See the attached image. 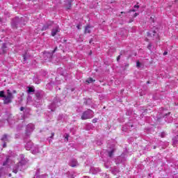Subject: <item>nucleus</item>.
I'll use <instances>...</instances> for the list:
<instances>
[{
    "mask_svg": "<svg viewBox=\"0 0 178 178\" xmlns=\"http://www.w3.org/2000/svg\"><path fill=\"white\" fill-rule=\"evenodd\" d=\"M133 22V19H131L129 23H131Z\"/></svg>",
    "mask_w": 178,
    "mask_h": 178,
    "instance_id": "39",
    "label": "nucleus"
},
{
    "mask_svg": "<svg viewBox=\"0 0 178 178\" xmlns=\"http://www.w3.org/2000/svg\"><path fill=\"white\" fill-rule=\"evenodd\" d=\"M36 97L38 98L40 97V95L38 93H36Z\"/></svg>",
    "mask_w": 178,
    "mask_h": 178,
    "instance_id": "32",
    "label": "nucleus"
},
{
    "mask_svg": "<svg viewBox=\"0 0 178 178\" xmlns=\"http://www.w3.org/2000/svg\"><path fill=\"white\" fill-rule=\"evenodd\" d=\"M3 147H6V143H4Z\"/></svg>",
    "mask_w": 178,
    "mask_h": 178,
    "instance_id": "38",
    "label": "nucleus"
},
{
    "mask_svg": "<svg viewBox=\"0 0 178 178\" xmlns=\"http://www.w3.org/2000/svg\"><path fill=\"white\" fill-rule=\"evenodd\" d=\"M13 93H14V94H16V90H13Z\"/></svg>",
    "mask_w": 178,
    "mask_h": 178,
    "instance_id": "40",
    "label": "nucleus"
},
{
    "mask_svg": "<svg viewBox=\"0 0 178 178\" xmlns=\"http://www.w3.org/2000/svg\"><path fill=\"white\" fill-rule=\"evenodd\" d=\"M59 31H60L59 26H56L55 28H54L51 31L52 37H55L56 35V34H58V33H59Z\"/></svg>",
    "mask_w": 178,
    "mask_h": 178,
    "instance_id": "6",
    "label": "nucleus"
},
{
    "mask_svg": "<svg viewBox=\"0 0 178 178\" xmlns=\"http://www.w3.org/2000/svg\"><path fill=\"white\" fill-rule=\"evenodd\" d=\"M136 67H138V69H140V67H141V63L140 61H137Z\"/></svg>",
    "mask_w": 178,
    "mask_h": 178,
    "instance_id": "17",
    "label": "nucleus"
},
{
    "mask_svg": "<svg viewBox=\"0 0 178 178\" xmlns=\"http://www.w3.org/2000/svg\"><path fill=\"white\" fill-rule=\"evenodd\" d=\"M151 48V44L148 45V49H149Z\"/></svg>",
    "mask_w": 178,
    "mask_h": 178,
    "instance_id": "36",
    "label": "nucleus"
},
{
    "mask_svg": "<svg viewBox=\"0 0 178 178\" xmlns=\"http://www.w3.org/2000/svg\"><path fill=\"white\" fill-rule=\"evenodd\" d=\"M47 86H51V83L47 84Z\"/></svg>",
    "mask_w": 178,
    "mask_h": 178,
    "instance_id": "44",
    "label": "nucleus"
},
{
    "mask_svg": "<svg viewBox=\"0 0 178 178\" xmlns=\"http://www.w3.org/2000/svg\"><path fill=\"white\" fill-rule=\"evenodd\" d=\"M93 113L91 110H87L86 111L83 112L81 115L82 120H87V119H91L92 118Z\"/></svg>",
    "mask_w": 178,
    "mask_h": 178,
    "instance_id": "3",
    "label": "nucleus"
},
{
    "mask_svg": "<svg viewBox=\"0 0 178 178\" xmlns=\"http://www.w3.org/2000/svg\"><path fill=\"white\" fill-rule=\"evenodd\" d=\"M65 140L66 141H69V135H66Z\"/></svg>",
    "mask_w": 178,
    "mask_h": 178,
    "instance_id": "22",
    "label": "nucleus"
},
{
    "mask_svg": "<svg viewBox=\"0 0 178 178\" xmlns=\"http://www.w3.org/2000/svg\"><path fill=\"white\" fill-rule=\"evenodd\" d=\"M56 49H58L57 47H56V49L53 51V54L56 51Z\"/></svg>",
    "mask_w": 178,
    "mask_h": 178,
    "instance_id": "31",
    "label": "nucleus"
},
{
    "mask_svg": "<svg viewBox=\"0 0 178 178\" xmlns=\"http://www.w3.org/2000/svg\"><path fill=\"white\" fill-rule=\"evenodd\" d=\"M7 138H8V136L3 135V137L1 138V140L2 141H6Z\"/></svg>",
    "mask_w": 178,
    "mask_h": 178,
    "instance_id": "18",
    "label": "nucleus"
},
{
    "mask_svg": "<svg viewBox=\"0 0 178 178\" xmlns=\"http://www.w3.org/2000/svg\"><path fill=\"white\" fill-rule=\"evenodd\" d=\"M0 97H1V98H5V92H3V91H0Z\"/></svg>",
    "mask_w": 178,
    "mask_h": 178,
    "instance_id": "16",
    "label": "nucleus"
},
{
    "mask_svg": "<svg viewBox=\"0 0 178 178\" xmlns=\"http://www.w3.org/2000/svg\"><path fill=\"white\" fill-rule=\"evenodd\" d=\"M120 59V56H118V58H117L118 62H119Z\"/></svg>",
    "mask_w": 178,
    "mask_h": 178,
    "instance_id": "28",
    "label": "nucleus"
},
{
    "mask_svg": "<svg viewBox=\"0 0 178 178\" xmlns=\"http://www.w3.org/2000/svg\"><path fill=\"white\" fill-rule=\"evenodd\" d=\"M134 8H136L137 9H138V8H140V6L135 5V6H134Z\"/></svg>",
    "mask_w": 178,
    "mask_h": 178,
    "instance_id": "26",
    "label": "nucleus"
},
{
    "mask_svg": "<svg viewBox=\"0 0 178 178\" xmlns=\"http://www.w3.org/2000/svg\"><path fill=\"white\" fill-rule=\"evenodd\" d=\"M44 55H46L47 56H51V54H49V53L44 54Z\"/></svg>",
    "mask_w": 178,
    "mask_h": 178,
    "instance_id": "27",
    "label": "nucleus"
},
{
    "mask_svg": "<svg viewBox=\"0 0 178 178\" xmlns=\"http://www.w3.org/2000/svg\"><path fill=\"white\" fill-rule=\"evenodd\" d=\"M94 81H95V80L92 79V78H89L86 80V83H88L89 84L90 83H94Z\"/></svg>",
    "mask_w": 178,
    "mask_h": 178,
    "instance_id": "14",
    "label": "nucleus"
},
{
    "mask_svg": "<svg viewBox=\"0 0 178 178\" xmlns=\"http://www.w3.org/2000/svg\"><path fill=\"white\" fill-rule=\"evenodd\" d=\"M90 172L92 173V175H97V173L101 172V170H99V168H91Z\"/></svg>",
    "mask_w": 178,
    "mask_h": 178,
    "instance_id": "8",
    "label": "nucleus"
},
{
    "mask_svg": "<svg viewBox=\"0 0 178 178\" xmlns=\"http://www.w3.org/2000/svg\"><path fill=\"white\" fill-rule=\"evenodd\" d=\"M163 115H164L165 116H166V115H170V112H168V113H163Z\"/></svg>",
    "mask_w": 178,
    "mask_h": 178,
    "instance_id": "25",
    "label": "nucleus"
},
{
    "mask_svg": "<svg viewBox=\"0 0 178 178\" xmlns=\"http://www.w3.org/2000/svg\"><path fill=\"white\" fill-rule=\"evenodd\" d=\"M27 162H29L27 158L24 157L23 155H21V161L18 164L15 165L13 169V172L16 174L17 173L18 170H22V169H23V166H24Z\"/></svg>",
    "mask_w": 178,
    "mask_h": 178,
    "instance_id": "1",
    "label": "nucleus"
},
{
    "mask_svg": "<svg viewBox=\"0 0 178 178\" xmlns=\"http://www.w3.org/2000/svg\"><path fill=\"white\" fill-rule=\"evenodd\" d=\"M177 143H178V136H177L176 137H175L172 139V144H173V145H176V144H177Z\"/></svg>",
    "mask_w": 178,
    "mask_h": 178,
    "instance_id": "13",
    "label": "nucleus"
},
{
    "mask_svg": "<svg viewBox=\"0 0 178 178\" xmlns=\"http://www.w3.org/2000/svg\"><path fill=\"white\" fill-rule=\"evenodd\" d=\"M24 59L26 60V56H24Z\"/></svg>",
    "mask_w": 178,
    "mask_h": 178,
    "instance_id": "41",
    "label": "nucleus"
},
{
    "mask_svg": "<svg viewBox=\"0 0 178 178\" xmlns=\"http://www.w3.org/2000/svg\"><path fill=\"white\" fill-rule=\"evenodd\" d=\"M114 152H115V149H112L111 151L108 152V156H110V158H112V156H113Z\"/></svg>",
    "mask_w": 178,
    "mask_h": 178,
    "instance_id": "15",
    "label": "nucleus"
},
{
    "mask_svg": "<svg viewBox=\"0 0 178 178\" xmlns=\"http://www.w3.org/2000/svg\"><path fill=\"white\" fill-rule=\"evenodd\" d=\"M67 9H70V8H67Z\"/></svg>",
    "mask_w": 178,
    "mask_h": 178,
    "instance_id": "48",
    "label": "nucleus"
},
{
    "mask_svg": "<svg viewBox=\"0 0 178 178\" xmlns=\"http://www.w3.org/2000/svg\"><path fill=\"white\" fill-rule=\"evenodd\" d=\"M31 152H32V154H33L34 155H35V154H38V152H40V150L38 149V147H33L31 149Z\"/></svg>",
    "mask_w": 178,
    "mask_h": 178,
    "instance_id": "9",
    "label": "nucleus"
},
{
    "mask_svg": "<svg viewBox=\"0 0 178 178\" xmlns=\"http://www.w3.org/2000/svg\"><path fill=\"white\" fill-rule=\"evenodd\" d=\"M163 55H168V51H165V52L163 53Z\"/></svg>",
    "mask_w": 178,
    "mask_h": 178,
    "instance_id": "30",
    "label": "nucleus"
},
{
    "mask_svg": "<svg viewBox=\"0 0 178 178\" xmlns=\"http://www.w3.org/2000/svg\"><path fill=\"white\" fill-rule=\"evenodd\" d=\"M8 162H9V158H7L6 161L3 163V166H6V165H8Z\"/></svg>",
    "mask_w": 178,
    "mask_h": 178,
    "instance_id": "19",
    "label": "nucleus"
},
{
    "mask_svg": "<svg viewBox=\"0 0 178 178\" xmlns=\"http://www.w3.org/2000/svg\"><path fill=\"white\" fill-rule=\"evenodd\" d=\"M54 136H55V134L53 133V134H51V138H52V137H53Z\"/></svg>",
    "mask_w": 178,
    "mask_h": 178,
    "instance_id": "34",
    "label": "nucleus"
},
{
    "mask_svg": "<svg viewBox=\"0 0 178 178\" xmlns=\"http://www.w3.org/2000/svg\"><path fill=\"white\" fill-rule=\"evenodd\" d=\"M91 41H92V40H90V43H91Z\"/></svg>",
    "mask_w": 178,
    "mask_h": 178,
    "instance_id": "45",
    "label": "nucleus"
},
{
    "mask_svg": "<svg viewBox=\"0 0 178 178\" xmlns=\"http://www.w3.org/2000/svg\"><path fill=\"white\" fill-rule=\"evenodd\" d=\"M1 173H2V168L0 169V177H1Z\"/></svg>",
    "mask_w": 178,
    "mask_h": 178,
    "instance_id": "33",
    "label": "nucleus"
},
{
    "mask_svg": "<svg viewBox=\"0 0 178 178\" xmlns=\"http://www.w3.org/2000/svg\"><path fill=\"white\" fill-rule=\"evenodd\" d=\"M155 148H156V146H154V149H155Z\"/></svg>",
    "mask_w": 178,
    "mask_h": 178,
    "instance_id": "43",
    "label": "nucleus"
},
{
    "mask_svg": "<svg viewBox=\"0 0 178 178\" xmlns=\"http://www.w3.org/2000/svg\"><path fill=\"white\" fill-rule=\"evenodd\" d=\"M98 122V119H93L92 120V123H97Z\"/></svg>",
    "mask_w": 178,
    "mask_h": 178,
    "instance_id": "20",
    "label": "nucleus"
},
{
    "mask_svg": "<svg viewBox=\"0 0 178 178\" xmlns=\"http://www.w3.org/2000/svg\"><path fill=\"white\" fill-rule=\"evenodd\" d=\"M131 12H136V10L133 9V10H131Z\"/></svg>",
    "mask_w": 178,
    "mask_h": 178,
    "instance_id": "35",
    "label": "nucleus"
},
{
    "mask_svg": "<svg viewBox=\"0 0 178 178\" xmlns=\"http://www.w3.org/2000/svg\"><path fill=\"white\" fill-rule=\"evenodd\" d=\"M90 33H91V26H88L85 28V33L86 34H90Z\"/></svg>",
    "mask_w": 178,
    "mask_h": 178,
    "instance_id": "10",
    "label": "nucleus"
},
{
    "mask_svg": "<svg viewBox=\"0 0 178 178\" xmlns=\"http://www.w3.org/2000/svg\"><path fill=\"white\" fill-rule=\"evenodd\" d=\"M34 147V146H33V143L32 142H28L26 145H25V148L26 149H27L28 151H30V149H33V148Z\"/></svg>",
    "mask_w": 178,
    "mask_h": 178,
    "instance_id": "7",
    "label": "nucleus"
},
{
    "mask_svg": "<svg viewBox=\"0 0 178 178\" xmlns=\"http://www.w3.org/2000/svg\"><path fill=\"white\" fill-rule=\"evenodd\" d=\"M121 13H124V12H121Z\"/></svg>",
    "mask_w": 178,
    "mask_h": 178,
    "instance_id": "46",
    "label": "nucleus"
},
{
    "mask_svg": "<svg viewBox=\"0 0 178 178\" xmlns=\"http://www.w3.org/2000/svg\"><path fill=\"white\" fill-rule=\"evenodd\" d=\"M56 106V104H55V103H52V104L49 106V109H51V112H54V111H55Z\"/></svg>",
    "mask_w": 178,
    "mask_h": 178,
    "instance_id": "11",
    "label": "nucleus"
},
{
    "mask_svg": "<svg viewBox=\"0 0 178 178\" xmlns=\"http://www.w3.org/2000/svg\"><path fill=\"white\" fill-rule=\"evenodd\" d=\"M26 134L31 133V131H33V130H34V124H28L26 126Z\"/></svg>",
    "mask_w": 178,
    "mask_h": 178,
    "instance_id": "4",
    "label": "nucleus"
},
{
    "mask_svg": "<svg viewBox=\"0 0 178 178\" xmlns=\"http://www.w3.org/2000/svg\"><path fill=\"white\" fill-rule=\"evenodd\" d=\"M16 24V22H13V23H12V26H13V24Z\"/></svg>",
    "mask_w": 178,
    "mask_h": 178,
    "instance_id": "37",
    "label": "nucleus"
},
{
    "mask_svg": "<svg viewBox=\"0 0 178 178\" xmlns=\"http://www.w3.org/2000/svg\"><path fill=\"white\" fill-rule=\"evenodd\" d=\"M78 29H80L79 26H77Z\"/></svg>",
    "mask_w": 178,
    "mask_h": 178,
    "instance_id": "47",
    "label": "nucleus"
},
{
    "mask_svg": "<svg viewBox=\"0 0 178 178\" xmlns=\"http://www.w3.org/2000/svg\"><path fill=\"white\" fill-rule=\"evenodd\" d=\"M3 47H5V44H3Z\"/></svg>",
    "mask_w": 178,
    "mask_h": 178,
    "instance_id": "49",
    "label": "nucleus"
},
{
    "mask_svg": "<svg viewBox=\"0 0 178 178\" xmlns=\"http://www.w3.org/2000/svg\"><path fill=\"white\" fill-rule=\"evenodd\" d=\"M13 98V95L10 92V90H7V94L4 96L3 102L4 104H10L12 102V99Z\"/></svg>",
    "mask_w": 178,
    "mask_h": 178,
    "instance_id": "2",
    "label": "nucleus"
},
{
    "mask_svg": "<svg viewBox=\"0 0 178 178\" xmlns=\"http://www.w3.org/2000/svg\"><path fill=\"white\" fill-rule=\"evenodd\" d=\"M47 29H48V26H44L42 27V30H47Z\"/></svg>",
    "mask_w": 178,
    "mask_h": 178,
    "instance_id": "23",
    "label": "nucleus"
},
{
    "mask_svg": "<svg viewBox=\"0 0 178 178\" xmlns=\"http://www.w3.org/2000/svg\"><path fill=\"white\" fill-rule=\"evenodd\" d=\"M137 16H138V13H136L134 15V17H137Z\"/></svg>",
    "mask_w": 178,
    "mask_h": 178,
    "instance_id": "24",
    "label": "nucleus"
},
{
    "mask_svg": "<svg viewBox=\"0 0 178 178\" xmlns=\"http://www.w3.org/2000/svg\"><path fill=\"white\" fill-rule=\"evenodd\" d=\"M165 136H166V134H165L164 132L161 133V137L162 138H163V137H165Z\"/></svg>",
    "mask_w": 178,
    "mask_h": 178,
    "instance_id": "21",
    "label": "nucleus"
},
{
    "mask_svg": "<svg viewBox=\"0 0 178 178\" xmlns=\"http://www.w3.org/2000/svg\"><path fill=\"white\" fill-rule=\"evenodd\" d=\"M70 166L72 168H76V166H79V163L77 162V160L75 159H72L70 161Z\"/></svg>",
    "mask_w": 178,
    "mask_h": 178,
    "instance_id": "5",
    "label": "nucleus"
},
{
    "mask_svg": "<svg viewBox=\"0 0 178 178\" xmlns=\"http://www.w3.org/2000/svg\"><path fill=\"white\" fill-rule=\"evenodd\" d=\"M10 176H12V175H11V174H9V177H10Z\"/></svg>",
    "mask_w": 178,
    "mask_h": 178,
    "instance_id": "42",
    "label": "nucleus"
},
{
    "mask_svg": "<svg viewBox=\"0 0 178 178\" xmlns=\"http://www.w3.org/2000/svg\"><path fill=\"white\" fill-rule=\"evenodd\" d=\"M34 91H35V90H34V88L33 87L28 88V90H27L28 94H31V92H34Z\"/></svg>",
    "mask_w": 178,
    "mask_h": 178,
    "instance_id": "12",
    "label": "nucleus"
},
{
    "mask_svg": "<svg viewBox=\"0 0 178 178\" xmlns=\"http://www.w3.org/2000/svg\"><path fill=\"white\" fill-rule=\"evenodd\" d=\"M20 111H24V107H21V108H20Z\"/></svg>",
    "mask_w": 178,
    "mask_h": 178,
    "instance_id": "29",
    "label": "nucleus"
}]
</instances>
